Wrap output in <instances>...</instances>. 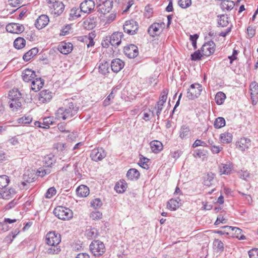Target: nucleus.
<instances>
[{
    "mask_svg": "<svg viewBox=\"0 0 258 258\" xmlns=\"http://www.w3.org/2000/svg\"><path fill=\"white\" fill-rule=\"evenodd\" d=\"M215 50V44L213 41H209L204 43L201 48L204 56H209L213 54Z\"/></svg>",
    "mask_w": 258,
    "mask_h": 258,
    "instance_id": "nucleus-9",
    "label": "nucleus"
},
{
    "mask_svg": "<svg viewBox=\"0 0 258 258\" xmlns=\"http://www.w3.org/2000/svg\"><path fill=\"white\" fill-rule=\"evenodd\" d=\"M106 156L105 151L102 148L94 149L90 153V158L95 162L101 161Z\"/></svg>",
    "mask_w": 258,
    "mask_h": 258,
    "instance_id": "nucleus-8",
    "label": "nucleus"
},
{
    "mask_svg": "<svg viewBox=\"0 0 258 258\" xmlns=\"http://www.w3.org/2000/svg\"><path fill=\"white\" fill-rule=\"evenodd\" d=\"M124 52L128 58H135L139 54L138 48L134 44H130L124 47Z\"/></svg>",
    "mask_w": 258,
    "mask_h": 258,
    "instance_id": "nucleus-11",
    "label": "nucleus"
},
{
    "mask_svg": "<svg viewBox=\"0 0 258 258\" xmlns=\"http://www.w3.org/2000/svg\"><path fill=\"white\" fill-rule=\"evenodd\" d=\"M247 35L249 37L252 38L253 37L255 34L256 32V28L255 27H253L251 26H249L247 28Z\"/></svg>",
    "mask_w": 258,
    "mask_h": 258,
    "instance_id": "nucleus-58",
    "label": "nucleus"
},
{
    "mask_svg": "<svg viewBox=\"0 0 258 258\" xmlns=\"http://www.w3.org/2000/svg\"><path fill=\"white\" fill-rule=\"evenodd\" d=\"M102 214L98 211L92 212L90 214V218L94 220H98L102 218Z\"/></svg>",
    "mask_w": 258,
    "mask_h": 258,
    "instance_id": "nucleus-54",
    "label": "nucleus"
},
{
    "mask_svg": "<svg viewBox=\"0 0 258 258\" xmlns=\"http://www.w3.org/2000/svg\"><path fill=\"white\" fill-rule=\"evenodd\" d=\"M124 63L123 61L119 58L114 59L111 62V68L113 72L118 73L124 67Z\"/></svg>",
    "mask_w": 258,
    "mask_h": 258,
    "instance_id": "nucleus-20",
    "label": "nucleus"
},
{
    "mask_svg": "<svg viewBox=\"0 0 258 258\" xmlns=\"http://www.w3.org/2000/svg\"><path fill=\"white\" fill-rule=\"evenodd\" d=\"M53 93L47 89H44L39 93L38 100L40 102L45 103L49 102L52 98Z\"/></svg>",
    "mask_w": 258,
    "mask_h": 258,
    "instance_id": "nucleus-13",
    "label": "nucleus"
},
{
    "mask_svg": "<svg viewBox=\"0 0 258 258\" xmlns=\"http://www.w3.org/2000/svg\"><path fill=\"white\" fill-rule=\"evenodd\" d=\"M90 249L95 256H99L104 253L105 246L102 242L95 240L90 244Z\"/></svg>",
    "mask_w": 258,
    "mask_h": 258,
    "instance_id": "nucleus-3",
    "label": "nucleus"
},
{
    "mask_svg": "<svg viewBox=\"0 0 258 258\" xmlns=\"http://www.w3.org/2000/svg\"><path fill=\"white\" fill-rule=\"evenodd\" d=\"M161 24L155 23L152 24L148 28V32L150 35L152 37H155L160 33V28Z\"/></svg>",
    "mask_w": 258,
    "mask_h": 258,
    "instance_id": "nucleus-23",
    "label": "nucleus"
},
{
    "mask_svg": "<svg viewBox=\"0 0 258 258\" xmlns=\"http://www.w3.org/2000/svg\"><path fill=\"white\" fill-rule=\"evenodd\" d=\"M233 138L232 135L228 132L221 134L220 136V140L222 143L229 144L232 142Z\"/></svg>",
    "mask_w": 258,
    "mask_h": 258,
    "instance_id": "nucleus-33",
    "label": "nucleus"
},
{
    "mask_svg": "<svg viewBox=\"0 0 258 258\" xmlns=\"http://www.w3.org/2000/svg\"><path fill=\"white\" fill-rule=\"evenodd\" d=\"M178 4L183 9L189 7L191 4V0H179Z\"/></svg>",
    "mask_w": 258,
    "mask_h": 258,
    "instance_id": "nucleus-53",
    "label": "nucleus"
},
{
    "mask_svg": "<svg viewBox=\"0 0 258 258\" xmlns=\"http://www.w3.org/2000/svg\"><path fill=\"white\" fill-rule=\"evenodd\" d=\"M60 251V249L59 247H56V246H52L47 249V252L48 254H57Z\"/></svg>",
    "mask_w": 258,
    "mask_h": 258,
    "instance_id": "nucleus-60",
    "label": "nucleus"
},
{
    "mask_svg": "<svg viewBox=\"0 0 258 258\" xmlns=\"http://www.w3.org/2000/svg\"><path fill=\"white\" fill-rule=\"evenodd\" d=\"M126 188V185L123 183L117 182L114 187L115 190L118 193H122L125 191Z\"/></svg>",
    "mask_w": 258,
    "mask_h": 258,
    "instance_id": "nucleus-50",
    "label": "nucleus"
},
{
    "mask_svg": "<svg viewBox=\"0 0 258 258\" xmlns=\"http://www.w3.org/2000/svg\"><path fill=\"white\" fill-rule=\"evenodd\" d=\"M249 90L250 91V96L252 98V95L258 94V83L253 81L249 85Z\"/></svg>",
    "mask_w": 258,
    "mask_h": 258,
    "instance_id": "nucleus-47",
    "label": "nucleus"
},
{
    "mask_svg": "<svg viewBox=\"0 0 258 258\" xmlns=\"http://www.w3.org/2000/svg\"><path fill=\"white\" fill-rule=\"evenodd\" d=\"M123 34L120 32H115L111 36H107V41L109 42L110 44L114 47L118 46L121 42V39Z\"/></svg>",
    "mask_w": 258,
    "mask_h": 258,
    "instance_id": "nucleus-10",
    "label": "nucleus"
},
{
    "mask_svg": "<svg viewBox=\"0 0 258 258\" xmlns=\"http://www.w3.org/2000/svg\"><path fill=\"white\" fill-rule=\"evenodd\" d=\"M76 193L79 197H86L89 194V189L87 186L81 185L77 188Z\"/></svg>",
    "mask_w": 258,
    "mask_h": 258,
    "instance_id": "nucleus-30",
    "label": "nucleus"
},
{
    "mask_svg": "<svg viewBox=\"0 0 258 258\" xmlns=\"http://www.w3.org/2000/svg\"><path fill=\"white\" fill-rule=\"evenodd\" d=\"M58 49L62 54H69L73 50V44L70 42H62L58 45Z\"/></svg>",
    "mask_w": 258,
    "mask_h": 258,
    "instance_id": "nucleus-21",
    "label": "nucleus"
},
{
    "mask_svg": "<svg viewBox=\"0 0 258 258\" xmlns=\"http://www.w3.org/2000/svg\"><path fill=\"white\" fill-rule=\"evenodd\" d=\"M210 149L213 153L218 154L222 151L223 147L219 146L214 145L213 146H210Z\"/></svg>",
    "mask_w": 258,
    "mask_h": 258,
    "instance_id": "nucleus-63",
    "label": "nucleus"
},
{
    "mask_svg": "<svg viewBox=\"0 0 258 258\" xmlns=\"http://www.w3.org/2000/svg\"><path fill=\"white\" fill-rule=\"evenodd\" d=\"M168 93V89H164L162 91L161 95L159 97V100L157 102L164 104L167 100V95Z\"/></svg>",
    "mask_w": 258,
    "mask_h": 258,
    "instance_id": "nucleus-49",
    "label": "nucleus"
},
{
    "mask_svg": "<svg viewBox=\"0 0 258 258\" xmlns=\"http://www.w3.org/2000/svg\"><path fill=\"white\" fill-rule=\"evenodd\" d=\"M95 8L94 2L92 0H85L83 2L80 6L82 12L89 13L94 10Z\"/></svg>",
    "mask_w": 258,
    "mask_h": 258,
    "instance_id": "nucleus-14",
    "label": "nucleus"
},
{
    "mask_svg": "<svg viewBox=\"0 0 258 258\" xmlns=\"http://www.w3.org/2000/svg\"><path fill=\"white\" fill-rule=\"evenodd\" d=\"M222 229H231L232 231H234L235 237L239 240L245 239V236L242 234V230L239 228L228 226H225L222 227Z\"/></svg>",
    "mask_w": 258,
    "mask_h": 258,
    "instance_id": "nucleus-24",
    "label": "nucleus"
},
{
    "mask_svg": "<svg viewBox=\"0 0 258 258\" xmlns=\"http://www.w3.org/2000/svg\"><path fill=\"white\" fill-rule=\"evenodd\" d=\"M61 241L60 235L55 231H50L46 235V242L50 246H57Z\"/></svg>",
    "mask_w": 258,
    "mask_h": 258,
    "instance_id": "nucleus-6",
    "label": "nucleus"
},
{
    "mask_svg": "<svg viewBox=\"0 0 258 258\" xmlns=\"http://www.w3.org/2000/svg\"><path fill=\"white\" fill-rule=\"evenodd\" d=\"M81 11L80 8H77L76 7L73 8L70 10V16L72 19H77L81 16Z\"/></svg>",
    "mask_w": 258,
    "mask_h": 258,
    "instance_id": "nucleus-43",
    "label": "nucleus"
},
{
    "mask_svg": "<svg viewBox=\"0 0 258 258\" xmlns=\"http://www.w3.org/2000/svg\"><path fill=\"white\" fill-rule=\"evenodd\" d=\"M218 26L221 27H227L229 23V18L227 15H221L218 16Z\"/></svg>",
    "mask_w": 258,
    "mask_h": 258,
    "instance_id": "nucleus-27",
    "label": "nucleus"
},
{
    "mask_svg": "<svg viewBox=\"0 0 258 258\" xmlns=\"http://www.w3.org/2000/svg\"><path fill=\"white\" fill-rule=\"evenodd\" d=\"M221 1V7L223 10L230 11L233 8L234 3L233 1L229 0H223Z\"/></svg>",
    "mask_w": 258,
    "mask_h": 258,
    "instance_id": "nucleus-36",
    "label": "nucleus"
},
{
    "mask_svg": "<svg viewBox=\"0 0 258 258\" xmlns=\"http://www.w3.org/2000/svg\"><path fill=\"white\" fill-rule=\"evenodd\" d=\"M140 176L139 171L135 168H131L128 170L126 177L131 180H137Z\"/></svg>",
    "mask_w": 258,
    "mask_h": 258,
    "instance_id": "nucleus-28",
    "label": "nucleus"
},
{
    "mask_svg": "<svg viewBox=\"0 0 258 258\" xmlns=\"http://www.w3.org/2000/svg\"><path fill=\"white\" fill-rule=\"evenodd\" d=\"M140 162L139 163L140 166L144 168V169H148V165L147 164V163L149 161V159L147 158L143 157V158H140Z\"/></svg>",
    "mask_w": 258,
    "mask_h": 258,
    "instance_id": "nucleus-59",
    "label": "nucleus"
},
{
    "mask_svg": "<svg viewBox=\"0 0 258 258\" xmlns=\"http://www.w3.org/2000/svg\"><path fill=\"white\" fill-rule=\"evenodd\" d=\"M226 99V95L222 92H218L215 95V100L218 105L222 104Z\"/></svg>",
    "mask_w": 258,
    "mask_h": 258,
    "instance_id": "nucleus-40",
    "label": "nucleus"
},
{
    "mask_svg": "<svg viewBox=\"0 0 258 258\" xmlns=\"http://www.w3.org/2000/svg\"><path fill=\"white\" fill-rule=\"evenodd\" d=\"M98 18L94 15H90L84 22V27L88 30H91L96 26Z\"/></svg>",
    "mask_w": 258,
    "mask_h": 258,
    "instance_id": "nucleus-17",
    "label": "nucleus"
},
{
    "mask_svg": "<svg viewBox=\"0 0 258 258\" xmlns=\"http://www.w3.org/2000/svg\"><path fill=\"white\" fill-rule=\"evenodd\" d=\"M238 176L244 180H246L249 177V174L247 171H242L238 172Z\"/></svg>",
    "mask_w": 258,
    "mask_h": 258,
    "instance_id": "nucleus-64",
    "label": "nucleus"
},
{
    "mask_svg": "<svg viewBox=\"0 0 258 258\" xmlns=\"http://www.w3.org/2000/svg\"><path fill=\"white\" fill-rule=\"evenodd\" d=\"M250 146V140L247 138H241L239 141L236 142V148L241 151H244L245 149L249 148Z\"/></svg>",
    "mask_w": 258,
    "mask_h": 258,
    "instance_id": "nucleus-18",
    "label": "nucleus"
},
{
    "mask_svg": "<svg viewBox=\"0 0 258 258\" xmlns=\"http://www.w3.org/2000/svg\"><path fill=\"white\" fill-rule=\"evenodd\" d=\"M12 191L11 189L8 190H2L0 192V195L4 199H9L11 198Z\"/></svg>",
    "mask_w": 258,
    "mask_h": 258,
    "instance_id": "nucleus-56",
    "label": "nucleus"
},
{
    "mask_svg": "<svg viewBox=\"0 0 258 258\" xmlns=\"http://www.w3.org/2000/svg\"><path fill=\"white\" fill-rule=\"evenodd\" d=\"M79 109V106L76 103L69 102L67 108L60 107L58 109L55 113V115L58 119H62L63 120L70 119L77 113Z\"/></svg>",
    "mask_w": 258,
    "mask_h": 258,
    "instance_id": "nucleus-1",
    "label": "nucleus"
},
{
    "mask_svg": "<svg viewBox=\"0 0 258 258\" xmlns=\"http://www.w3.org/2000/svg\"><path fill=\"white\" fill-rule=\"evenodd\" d=\"M204 56L202 53L201 49L196 51L194 53L191 54L190 58L192 60L196 61L201 59V57Z\"/></svg>",
    "mask_w": 258,
    "mask_h": 258,
    "instance_id": "nucleus-52",
    "label": "nucleus"
},
{
    "mask_svg": "<svg viewBox=\"0 0 258 258\" xmlns=\"http://www.w3.org/2000/svg\"><path fill=\"white\" fill-rule=\"evenodd\" d=\"M109 64L107 61H103L100 63L99 66V72L103 75H105L109 73Z\"/></svg>",
    "mask_w": 258,
    "mask_h": 258,
    "instance_id": "nucleus-35",
    "label": "nucleus"
},
{
    "mask_svg": "<svg viewBox=\"0 0 258 258\" xmlns=\"http://www.w3.org/2000/svg\"><path fill=\"white\" fill-rule=\"evenodd\" d=\"M6 30L11 33L19 34L24 31V27L18 23H11L7 25Z\"/></svg>",
    "mask_w": 258,
    "mask_h": 258,
    "instance_id": "nucleus-15",
    "label": "nucleus"
},
{
    "mask_svg": "<svg viewBox=\"0 0 258 258\" xmlns=\"http://www.w3.org/2000/svg\"><path fill=\"white\" fill-rule=\"evenodd\" d=\"M180 200L179 198L176 199H171L169 200L167 203V208L172 211H175L180 206L179 202Z\"/></svg>",
    "mask_w": 258,
    "mask_h": 258,
    "instance_id": "nucleus-25",
    "label": "nucleus"
},
{
    "mask_svg": "<svg viewBox=\"0 0 258 258\" xmlns=\"http://www.w3.org/2000/svg\"><path fill=\"white\" fill-rule=\"evenodd\" d=\"M150 145L152 152L155 153H159L163 149L162 143L157 140L151 142Z\"/></svg>",
    "mask_w": 258,
    "mask_h": 258,
    "instance_id": "nucleus-29",
    "label": "nucleus"
},
{
    "mask_svg": "<svg viewBox=\"0 0 258 258\" xmlns=\"http://www.w3.org/2000/svg\"><path fill=\"white\" fill-rule=\"evenodd\" d=\"M190 133V130L189 126L187 125H183L181 126L179 131V137L181 139L188 138Z\"/></svg>",
    "mask_w": 258,
    "mask_h": 258,
    "instance_id": "nucleus-31",
    "label": "nucleus"
},
{
    "mask_svg": "<svg viewBox=\"0 0 258 258\" xmlns=\"http://www.w3.org/2000/svg\"><path fill=\"white\" fill-rule=\"evenodd\" d=\"M22 99L10 100L9 102V106L13 111H17L19 109L22 108Z\"/></svg>",
    "mask_w": 258,
    "mask_h": 258,
    "instance_id": "nucleus-26",
    "label": "nucleus"
},
{
    "mask_svg": "<svg viewBox=\"0 0 258 258\" xmlns=\"http://www.w3.org/2000/svg\"><path fill=\"white\" fill-rule=\"evenodd\" d=\"M16 221L17 220L16 219H11L10 218H5L4 221L2 223H0V226L3 227V229H5V231H7L8 229L7 226V224H11L12 223L16 222Z\"/></svg>",
    "mask_w": 258,
    "mask_h": 258,
    "instance_id": "nucleus-51",
    "label": "nucleus"
},
{
    "mask_svg": "<svg viewBox=\"0 0 258 258\" xmlns=\"http://www.w3.org/2000/svg\"><path fill=\"white\" fill-rule=\"evenodd\" d=\"M49 21L48 17L46 15H41L35 21V26L39 30L44 28Z\"/></svg>",
    "mask_w": 258,
    "mask_h": 258,
    "instance_id": "nucleus-16",
    "label": "nucleus"
},
{
    "mask_svg": "<svg viewBox=\"0 0 258 258\" xmlns=\"http://www.w3.org/2000/svg\"><path fill=\"white\" fill-rule=\"evenodd\" d=\"M248 254L250 258H258V248L250 250Z\"/></svg>",
    "mask_w": 258,
    "mask_h": 258,
    "instance_id": "nucleus-62",
    "label": "nucleus"
},
{
    "mask_svg": "<svg viewBox=\"0 0 258 258\" xmlns=\"http://www.w3.org/2000/svg\"><path fill=\"white\" fill-rule=\"evenodd\" d=\"M56 193V190L54 187L48 188L46 192L45 197L47 199L51 198Z\"/></svg>",
    "mask_w": 258,
    "mask_h": 258,
    "instance_id": "nucleus-55",
    "label": "nucleus"
},
{
    "mask_svg": "<svg viewBox=\"0 0 258 258\" xmlns=\"http://www.w3.org/2000/svg\"><path fill=\"white\" fill-rule=\"evenodd\" d=\"M138 29V23L134 20L126 21L123 25L124 32L129 35H133L137 34Z\"/></svg>",
    "mask_w": 258,
    "mask_h": 258,
    "instance_id": "nucleus-5",
    "label": "nucleus"
},
{
    "mask_svg": "<svg viewBox=\"0 0 258 258\" xmlns=\"http://www.w3.org/2000/svg\"><path fill=\"white\" fill-rule=\"evenodd\" d=\"M232 170V166L230 164H221L219 166V170L221 174H229Z\"/></svg>",
    "mask_w": 258,
    "mask_h": 258,
    "instance_id": "nucleus-38",
    "label": "nucleus"
},
{
    "mask_svg": "<svg viewBox=\"0 0 258 258\" xmlns=\"http://www.w3.org/2000/svg\"><path fill=\"white\" fill-rule=\"evenodd\" d=\"M50 8L51 9V13L56 16H58L63 12L64 5L62 2L58 0L52 4V6H50Z\"/></svg>",
    "mask_w": 258,
    "mask_h": 258,
    "instance_id": "nucleus-12",
    "label": "nucleus"
},
{
    "mask_svg": "<svg viewBox=\"0 0 258 258\" xmlns=\"http://www.w3.org/2000/svg\"><path fill=\"white\" fill-rule=\"evenodd\" d=\"M19 122H21L24 124H29L31 122L32 118L30 116H25L19 119Z\"/></svg>",
    "mask_w": 258,
    "mask_h": 258,
    "instance_id": "nucleus-61",
    "label": "nucleus"
},
{
    "mask_svg": "<svg viewBox=\"0 0 258 258\" xmlns=\"http://www.w3.org/2000/svg\"><path fill=\"white\" fill-rule=\"evenodd\" d=\"M10 182L9 177L6 175L0 176V189L5 188Z\"/></svg>",
    "mask_w": 258,
    "mask_h": 258,
    "instance_id": "nucleus-45",
    "label": "nucleus"
},
{
    "mask_svg": "<svg viewBox=\"0 0 258 258\" xmlns=\"http://www.w3.org/2000/svg\"><path fill=\"white\" fill-rule=\"evenodd\" d=\"M43 85L44 80L37 76L31 82V89L35 92L39 91Z\"/></svg>",
    "mask_w": 258,
    "mask_h": 258,
    "instance_id": "nucleus-22",
    "label": "nucleus"
},
{
    "mask_svg": "<svg viewBox=\"0 0 258 258\" xmlns=\"http://www.w3.org/2000/svg\"><path fill=\"white\" fill-rule=\"evenodd\" d=\"M215 174L212 172H208L204 176V184L210 186L212 184V181L214 180Z\"/></svg>",
    "mask_w": 258,
    "mask_h": 258,
    "instance_id": "nucleus-37",
    "label": "nucleus"
},
{
    "mask_svg": "<svg viewBox=\"0 0 258 258\" xmlns=\"http://www.w3.org/2000/svg\"><path fill=\"white\" fill-rule=\"evenodd\" d=\"M213 245L217 251L221 252L224 251V244L218 239H215L213 241Z\"/></svg>",
    "mask_w": 258,
    "mask_h": 258,
    "instance_id": "nucleus-42",
    "label": "nucleus"
},
{
    "mask_svg": "<svg viewBox=\"0 0 258 258\" xmlns=\"http://www.w3.org/2000/svg\"><path fill=\"white\" fill-rule=\"evenodd\" d=\"M22 78L25 82H32L37 75L34 71L30 69H26L22 72Z\"/></svg>",
    "mask_w": 258,
    "mask_h": 258,
    "instance_id": "nucleus-19",
    "label": "nucleus"
},
{
    "mask_svg": "<svg viewBox=\"0 0 258 258\" xmlns=\"http://www.w3.org/2000/svg\"><path fill=\"white\" fill-rule=\"evenodd\" d=\"M202 91V86L198 83L191 84L187 92V97L190 100L198 98Z\"/></svg>",
    "mask_w": 258,
    "mask_h": 258,
    "instance_id": "nucleus-4",
    "label": "nucleus"
},
{
    "mask_svg": "<svg viewBox=\"0 0 258 258\" xmlns=\"http://www.w3.org/2000/svg\"><path fill=\"white\" fill-rule=\"evenodd\" d=\"M54 122V119L53 117L49 116L44 117L43 119V126H42V128H49V125L52 124Z\"/></svg>",
    "mask_w": 258,
    "mask_h": 258,
    "instance_id": "nucleus-44",
    "label": "nucleus"
},
{
    "mask_svg": "<svg viewBox=\"0 0 258 258\" xmlns=\"http://www.w3.org/2000/svg\"><path fill=\"white\" fill-rule=\"evenodd\" d=\"M26 41L22 37L16 38L14 42V46L18 49H21L25 46Z\"/></svg>",
    "mask_w": 258,
    "mask_h": 258,
    "instance_id": "nucleus-39",
    "label": "nucleus"
},
{
    "mask_svg": "<svg viewBox=\"0 0 258 258\" xmlns=\"http://www.w3.org/2000/svg\"><path fill=\"white\" fill-rule=\"evenodd\" d=\"M53 214L58 219L62 220H69L73 217L72 211L62 206L55 208L53 210Z\"/></svg>",
    "mask_w": 258,
    "mask_h": 258,
    "instance_id": "nucleus-2",
    "label": "nucleus"
},
{
    "mask_svg": "<svg viewBox=\"0 0 258 258\" xmlns=\"http://www.w3.org/2000/svg\"><path fill=\"white\" fill-rule=\"evenodd\" d=\"M225 120L223 117H219L215 119L214 126L216 128H220L225 125Z\"/></svg>",
    "mask_w": 258,
    "mask_h": 258,
    "instance_id": "nucleus-46",
    "label": "nucleus"
},
{
    "mask_svg": "<svg viewBox=\"0 0 258 258\" xmlns=\"http://www.w3.org/2000/svg\"><path fill=\"white\" fill-rule=\"evenodd\" d=\"M51 172V169L50 167H46L44 168H39L37 172V175L40 177H43L46 174H48Z\"/></svg>",
    "mask_w": 258,
    "mask_h": 258,
    "instance_id": "nucleus-48",
    "label": "nucleus"
},
{
    "mask_svg": "<svg viewBox=\"0 0 258 258\" xmlns=\"http://www.w3.org/2000/svg\"><path fill=\"white\" fill-rule=\"evenodd\" d=\"M44 162L46 167H50L55 162L54 156L52 154H49L44 157Z\"/></svg>",
    "mask_w": 258,
    "mask_h": 258,
    "instance_id": "nucleus-41",
    "label": "nucleus"
},
{
    "mask_svg": "<svg viewBox=\"0 0 258 258\" xmlns=\"http://www.w3.org/2000/svg\"><path fill=\"white\" fill-rule=\"evenodd\" d=\"M9 100L21 99L22 95L20 92L17 89H14L10 91L9 93Z\"/></svg>",
    "mask_w": 258,
    "mask_h": 258,
    "instance_id": "nucleus-34",
    "label": "nucleus"
},
{
    "mask_svg": "<svg viewBox=\"0 0 258 258\" xmlns=\"http://www.w3.org/2000/svg\"><path fill=\"white\" fill-rule=\"evenodd\" d=\"M113 0H99L97 6L98 11L103 14L108 13L112 9Z\"/></svg>",
    "mask_w": 258,
    "mask_h": 258,
    "instance_id": "nucleus-7",
    "label": "nucleus"
},
{
    "mask_svg": "<svg viewBox=\"0 0 258 258\" xmlns=\"http://www.w3.org/2000/svg\"><path fill=\"white\" fill-rule=\"evenodd\" d=\"M91 206L95 209H97L102 205L101 201L99 199H95L93 200L91 203Z\"/></svg>",
    "mask_w": 258,
    "mask_h": 258,
    "instance_id": "nucleus-57",
    "label": "nucleus"
},
{
    "mask_svg": "<svg viewBox=\"0 0 258 258\" xmlns=\"http://www.w3.org/2000/svg\"><path fill=\"white\" fill-rule=\"evenodd\" d=\"M38 52V49L36 47H34L24 54L23 57V59L25 61H28L36 55Z\"/></svg>",
    "mask_w": 258,
    "mask_h": 258,
    "instance_id": "nucleus-32",
    "label": "nucleus"
}]
</instances>
